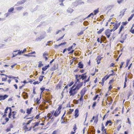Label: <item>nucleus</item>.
<instances>
[{"label":"nucleus","mask_w":134,"mask_h":134,"mask_svg":"<svg viewBox=\"0 0 134 134\" xmlns=\"http://www.w3.org/2000/svg\"><path fill=\"white\" fill-rule=\"evenodd\" d=\"M99 10H98V9L94 10L93 11V13H94V15H96L97 13H98Z\"/></svg>","instance_id":"29"},{"label":"nucleus","mask_w":134,"mask_h":134,"mask_svg":"<svg viewBox=\"0 0 134 134\" xmlns=\"http://www.w3.org/2000/svg\"><path fill=\"white\" fill-rule=\"evenodd\" d=\"M90 77H89L88 79L87 80H85L84 82V83H85V85H84V86H85V85L86 83L87 82H88L90 81Z\"/></svg>","instance_id":"23"},{"label":"nucleus","mask_w":134,"mask_h":134,"mask_svg":"<svg viewBox=\"0 0 134 134\" xmlns=\"http://www.w3.org/2000/svg\"><path fill=\"white\" fill-rule=\"evenodd\" d=\"M88 22L86 21H84L83 23V24L85 26H87L88 25Z\"/></svg>","instance_id":"36"},{"label":"nucleus","mask_w":134,"mask_h":134,"mask_svg":"<svg viewBox=\"0 0 134 134\" xmlns=\"http://www.w3.org/2000/svg\"><path fill=\"white\" fill-rule=\"evenodd\" d=\"M56 69H57L56 68L55 66H54L50 69V70L51 71H54L56 70Z\"/></svg>","instance_id":"44"},{"label":"nucleus","mask_w":134,"mask_h":134,"mask_svg":"<svg viewBox=\"0 0 134 134\" xmlns=\"http://www.w3.org/2000/svg\"><path fill=\"white\" fill-rule=\"evenodd\" d=\"M16 112L15 111H13V119L15 118V115L16 114Z\"/></svg>","instance_id":"35"},{"label":"nucleus","mask_w":134,"mask_h":134,"mask_svg":"<svg viewBox=\"0 0 134 134\" xmlns=\"http://www.w3.org/2000/svg\"><path fill=\"white\" fill-rule=\"evenodd\" d=\"M40 99H39L38 98H37L36 100V101L38 104H39L40 103Z\"/></svg>","instance_id":"43"},{"label":"nucleus","mask_w":134,"mask_h":134,"mask_svg":"<svg viewBox=\"0 0 134 134\" xmlns=\"http://www.w3.org/2000/svg\"><path fill=\"white\" fill-rule=\"evenodd\" d=\"M83 31H81L80 32L78 33L77 34V35L78 36H79L80 35L83 34Z\"/></svg>","instance_id":"37"},{"label":"nucleus","mask_w":134,"mask_h":134,"mask_svg":"<svg viewBox=\"0 0 134 134\" xmlns=\"http://www.w3.org/2000/svg\"><path fill=\"white\" fill-rule=\"evenodd\" d=\"M111 34L108 29H107L105 31V34L108 38H109L110 37Z\"/></svg>","instance_id":"3"},{"label":"nucleus","mask_w":134,"mask_h":134,"mask_svg":"<svg viewBox=\"0 0 134 134\" xmlns=\"http://www.w3.org/2000/svg\"><path fill=\"white\" fill-rule=\"evenodd\" d=\"M62 107L61 105H59L58 108L57 109L58 111H59L62 109Z\"/></svg>","instance_id":"52"},{"label":"nucleus","mask_w":134,"mask_h":134,"mask_svg":"<svg viewBox=\"0 0 134 134\" xmlns=\"http://www.w3.org/2000/svg\"><path fill=\"white\" fill-rule=\"evenodd\" d=\"M39 122H36L35 123V124L33 127V128H34L35 127L39 125Z\"/></svg>","instance_id":"45"},{"label":"nucleus","mask_w":134,"mask_h":134,"mask_svg":"<svg viewBox=\"0 0 134 134\" xmlns=\"http://www.w3.org/2000/svg\"><path fill=\"white\" fill-rule=\"evenodd\" d=\"M58 111H58L57 110H56L54 112L53 115L55 117L57 116L60 114V111H59V113H58Z\"/></svg>","instance_id":"11"},{"label":"nucleus","mask_w":134,"mask_h":134,"mask_svg":"<svg viewBox=\"0 0 134 134\" xmlns=\"http://www.w3.org/2000/svg\"><path fill=\"white\" fill-rule=\"evenodd\" d=\"M110 123H111V124H112V122L111 120H107L105 123V126H107Z\"/></svg>","instance_id":"19"},{"label":"nucleus","mask_w":134,"mask_h":134,"mask_svg":"<svg viewBox=\"0 0 134 134\" xmlns=\"http://www.w3.org/2000/svg\"><path fill=\"white\" fill-rule=\"evenodd\" d=\"M8 109H9V107H7L4 110V113H7V111L8 110Z\"/></svg>","instance_id":"46"},{"label":"nucleus","mask_w":134,"mask_h":134,"mask_svg":"<svg viewBox=\"0 0 134 134\" xmlns=\"http://www.w3.org/2000/svg\"><path fill=\"white\" fill-rule=\"evenodd\" d=\"M93 15H94V14H93V13H90V14H89L86 18H85L84 19H83V20H84L86 19V18H89L92 16V18L93 17Z\"/></svg>","instance_id":"18"},{"label":"nucleus","mask_w":134,"mask_h":134,"mask_svg":"<svg viewBox=\"0 0 134 134\" xmlns=\"http://www.w3.org/2000/svg\"><path fill=\"white\" fill-rule=\"evenodd\" d=\"M104 30V27H102L101 29H100L99 31H97V33L98 34H100Z\"/></svg>","instance_id":"16"},{"label":"nucleus","mask_w":134,"mask_h":134,"mask_svg":"<svg viewBox=\"0 0 134 134\" xmlns=\"http://www.w3.org/2000/svg\"><path fill=\"white\" fill-rule=\"evenodd\" d=\"M83 82H80L79 84H77L76 87L74 88L77 90L78 91L80 88L82 87L83 85Z\"/></svg>","instance_id":"2"},{"label":"nucleus","mask_w":134,"mask_h":134,"mask_svg":"<svg viewBox=\"0 0 134 134\" xmlns=\"http://www.w3.org/2000/svg\"><path fill=\"white\" fill-rule=\"evenodd\" d=\"M64 35H64L62 36L59 38V39L57 40V41H58L59 40H61L63 38Z\"/></svg>","instance_id":"49"},{"label":"nucleus","mask_w":134,"mask_h":134,"mask_svg":"<svg viewBox=\"0 0 134 134\" xmlns=\"http://www.w3.org/2000/svg\"><path fill=\"white\" fill-rule=\"evenodd\" d=\"M22 96L24 99L27 98L28 97L27 93L25 92H23Z\"/></svg>","instance_id":"6"},{"label":"nucleus","mask_w":134,"mask_h":134,"mask_svg":"<svg viewBox=\"0 0 134 134\" xmlns=\"http://www.w3.org/2000/svg\"><path fill=\"white\" fill-rule=\"evenodd\" d=\"M43 64L42 63V62L40 61L39 62V64L38 65V68H41V66H43Z\"/></svg>","instance_id":"20"},{"label":"nucleus","mask_w":134,"mask_h":134,"mask_svg":"<svg viewBox=\"0 0 134 134\" xmlns=\"http://www.w3.org/2000/svg\"><path fill=\"white\" fill-rule=\"evenodd\" d=\"M120 22L119 23H116L114 25V27H113L114 28H115L114 30V31L115 30L118 29V27L120 25Z\"/></svg>","instance_id":"7"},{"label":"nucleus","mask_w":134,"mask_h":134,"mask_svg":"<svg viewBox=\"0 0 134 134\" xmlns=\"http://www.w3.org/2000/svg\"><path fill=\"white\" fill-rule=\"evenodd\" d=\"M49 67V65L48 64L43 67L42 68V70L43 71H45Z\"/></svg>","instance_id":"12"},{"label":"nucleus","mask_w":134,"mask_h":134,"mask_svg":"<svg viewBox=\"0 0 134 134\" xmlns=\"http://www.w3.org/2000/svg\"><path fill=\"white\" fill-rule=\"evenodd\" d=\"M20 111L21 113H23L24 114L25 113V111L23 109H21L20 110Z\"/></svg>","instance_id":"63"},{"label":"nucleus","mask_w":134,"mask_h":134,"mask_svg":"<svg viewBox=\"0 0 134 134\" xmlns=\"http://www.w3.org/2000/svg\"><path fill=\"white\" fill-rule=\"evenodd\" d=\"M40 37H41V38L42 39L46 37V35H41Z\"/></svg>","instance_id":"58"},{"label":"nucleus","mask_w":134,"mask_h":134,"mask_svg":"<svg viewBox=\"0 0 134 134\" xmlns=\"http://www.w3.org/2000/svg\"><path fill=\"white\" fill-rule=\"evenodd\" d=\"M14 10V8L13 7H12L8 9V12H13Z\"/></svg>","instance_id":"31"},{"label":"nucleus","mask_w":134,"mask_h":134,"mask_svg":"<svg viewBox=\"0 0 134 134\" xmlns=\"http://www.w3.org/2000/svg\"><path fill=\"white\" fill-rule=\"evenodd\" d=\"M124 28V26L122 25H121L120 27V28L119 31L118 33L119 34H120L121 32L122 31V29Z\"/></svg>","instance_id":"21"},{"label":"nucleus","mask_w":134,"mask_h":134,"mask_svg":"<svg viewBox=\"0 0 134 134\" xmlns=\"http://www.w3.org/2000/svg\"><path fill=\"white\" fill-rule=\"evenodd\" d=\"M79 110L78 109H75V114L74 116H75V118H77L79 115Z\"/></svg>","instance_id":"5"},{"label":"nucleus","mask_w":134,"mask_h":134,"mask_svg":"<svg viewBox=\"0 0 134 134\" xmlns=\"http://www.w3.org/2000/svg\"><path fill=\"white\" fill-rule=\"evenodd\" d=\"M61 85L59 84L57 86V89H60L61 88Z\"/></svg>","instance_id":"59"},{"label":"nucleus","mask_w":134,"mask_h":134,"mask_svg":"<svg viewBox=\"0 0 134 134\" xmlns=\"http://www.w3.org/2000/svg\"><path fill=\"white\" fill-rule=\"evenodd\" d=\"M52 116H51V113H48L47 115V116L50 119H51Z\"/></svg>","instance_id":"40"},{"label":"nucleus","mask_w":134,"mask_h":134,"mask_svg":"<svg viewBox=\"0 0 134 134\" xmlns=\"http://www.w3.org/2000/svg\"><path fill=\"white\" fill-rule=\"evenodd\" d=\"M74 109H70L69 111L68 112V113L69 114H70L72 113L74 111Z\"/></svg>","instance_id":"34"},{"label":"nucleus","mask_w":134,"mask_h":134,"mask_svg":"<svg viewBox=\"0 0 134 134\" xmlns=\"http://www.w3.org/2000/svg\"><path fill=\"white\" fill-rule=\"evenodd\" d=\"M126 9H124L122 10V12H121L120 13V14L119 15V16L121 18L124 15L125 12L126 10Z\"/></svg>","instance_id":"10"},{"label":"nucleus","mask_w":134,"mask_h":134,"mask_svg":"<svg viewBox=\"0 0 134 134\" xmlns=\"http://www.w3.org/2000/svg\"><path fill=\"white\" fill-rule=\"evenodd\" d=\"M73 10L71 8H68V9L67 10V12L68 13H71L73 11Z\"/></svg>","instance_id":"13"},{"label":"nucleus","mask_w":134,"mask_h":134,"mask_svg":"<svg viewBox=\"0 0 134 134\" xmlns=\"http://www.w3.org/2000/svg\"><path fill=\"white\" fill-rule=\"evenodd\" d=\"M69 93L70 96H74L75 94L77 93V91L75 88L74 89H71L70 88Z\"/></svg>","instance_id":"1"},{"label":"nucleus","mask_w":134,"mask_h":134,"mask_svg":"<svg viewBox=\"0 0 134 134\" xmlns=\"http://www.w3.org/2000/svg\"><path fill=\"white\" fill-rule=\"evenodd\" d=\"M110 77L109 76L106 75L104 77H105V80L108 79Z\"/></svg>","instance_id":"53"},{"label":"nucleus","mask_w":134,"mask_h":134,"mask_svg":"<svg viewBox=\"0 0 134 134\" xmlns=\"http://www.w3.org/2000/svg\"><path fill=\"white\" fill-rule=\"evenodd\" d=\"M25 0H21V1L18 2L17 3V4L18 5L22 4L25 3Z\"/></svg>","instance_id":"15"},{"label":"nucleus","mask_w":134,"mask_h":134,"mask_svg":"<svg viewBox=\"0 0 134 134\" xmlns=\"http://www.w3.org/2000/svg\"><path fill=\"white\" fill-rule=\"evenodd\" d=\"M86 90L85 88L83 89L81 91L80 94L81 95L83 96L86 92Z\"/></svg>","instance_id":"8"},{"label":"nucleus","mask_w":134,"mask_h":134,"mask_svg":"<svg viewBox=\"0 0 134 134\" xmlns=\"http://www.w3.org/2000/svg\"><path fill=\"white\" fill-rule=\"evenodd\" d=\"M87 75H85L84 74H82L81 77H80V79H81L82 80H84L86 79L87 78Z\"/></svg>","instance_id":"14"},{"label":"nucleus","mask_w":134,"mask_h":134,"mask_svg":"<svg viewBox=\"0 0 134 134\" xmlns=\"http://www.w3.org/2000/svg\"><path fill=\"white\" fill-rule=\"evenodd\" d=\"M23 8V7H18L16 8V9L17 10L19 11V10H21Z\"/></svg>","instance_id":"32"},{"label":"nucleus","mask_w":134,"mask_h":134,"mask_svg":"<svg viewBox=\"0 0 134 134\" xmlns=\"http://www.w3.org/2000/svg\"><path fill=\"white\" fill-rule=\"evenodd\" d=\"M74 83V82L73 81H72L71 82H70V83L68 84V85L69 86H71Z\"/></svg>","instance_id":"41"},{"label":"nucleus","mask_w":134,"mask_h":134,"mask_svg":"<svg viewBox=\"0 0 134 134\" xmlns=\"http://www.w3.org/2000/svg\"><path fill=\"white\" fill-rule=\"evenodd\" d=\"M130 61V59H127L126 60V67H127L129 65V63Z\"/></svg>","instance_id":"33"},{"label":"nucleus","mask_w":134,"mask_h":134,"mask_svg":"<svg viewBox=\"0 0 134 134\" xmlns=\"http://www.w3.org/2000/svg\"><path fill=\"white\" fill-rule=\"evenodd\" d=\"M96 103H97L96 102H93L92 105V107L93 108L94 107L96 106Z\"/></svg>","instance_id":"57"},{"label":"nucleus","mask_w":134,"mask_h":134,"mask_svg":"<svg viewBox=\"0 0 134 134\" xmlns=\"http://www.w3.org/2000/svg\"><path fill=\"white\" fill-rule=\"evenodd\" d=\"M40 83V82H39L38 81H36L34 82L33 83V84L34 85H35L37 84H39V83Z\"/></svg>","instance_id":"54"},{"label":"nucleus","mask_w":134,"mask_h":134,"mask_svg":"<svg viewBox=\"0 0 134 134\" xmlns=\"http://www.w3.org/2000/svg\"><path fill=\"white\" fill-rule=\"evenodd\" d=\"M128 23V22H126H126H123L122 23V25L123 26H124V25H126Z\"/></svg>","instance_id":"62"},{"label":"nucleus","mask_w":134,"mask_h":134,"mask_svg":"<svg viewBox=\"0 0 134 134\" xmlns=\"http://www.w3.org/2000/svg\"><path fill=\"white\" fill-rule=\"evenodd\" d=\"M123 34H122L121 36V38L123 40H125L126 38V37H123Z\"/></svg>","instance_id":"28"},{"label":"nucleus","mask_w":134,"mask_h":134,"mask_svg":"<svg viewBox=\"0 0 134 134\" xmlns=\"http://www.w3.org/2000/svg\"><path fill=\"white\" fill-rule=\"evenodd\" d=\"M124 62H121V64L120 65V69H121L122 68V65H123L124 64Z\"/></svg>","instance_id":"55"},{"label":"nucleus","mask_w":134,"mask_h":134,"mask_svg":"<svg viewBox=\"0 0 134 134\" xmlns=\"http://www.w3.org/2000/svg\"><path fill=\"white\" fill-rule=\"evenodd\" d=\"M134 16V14H132L130 16L128 19V20L129 21H130L132 19Z\"/></svg>","instance_id":"22"},{"label":"nucleus","mask_w":134,"mask_h":134,"mask_svg":"<svg viewBox=\"0 0 134 134\" xmlns=\"http://www.w3.org/2000/svg\"><path fill=\"white\" fill-rule=\"evenodd\" d=\"M130 31L133 34H134V28L132 30H130Z\"/></svg>","instance_id":"64"},{"label":"nucleus","mask_w":134,"mask_h":134,"mask_svg":"<svg viewBox=\"0 0 134 134\" xmlns=\"http://www.w3.org/2000/svg\"><path fill=\"white\" fill-rule=\"evenodd\" d=\"M128 77L130 79H131L132 78V75L131 74H129L128 76Z\"/></svg>","instance_id":"60"},{"label":"nucleus","mask_w":134,"mask_h":134,"mask_svg":"<svg viewBox=\"0 0 134 134\" xmlns=\"http://www.w3.org/2000/svg\"><path fill=\"white\" fill-rule=\"evenodd\" d=\"M31 111L29 109L27 108L26 110V113H27L28 115H29L31 113Z\"/></svg>","instance_id":"26"},{"label":"nucleus","mask_w":134,"mask_h":134,"mask_svg":"<svg viewBox=\"0 0 134 134\" xmlns=\"http://www.w3.org/2000/svg\"><path fill=\"white\" fill-rule=\"evenodd\" d=\"M78 68H80L82 69L83 67V64L82 63V62H80L78 64Z\"/></svg>","instance_id":"9"},{"label":"nucleus","mask_w":134,"mask_h":134,"mask_svg":"<svg viewBox=\"0 0 134 134\" xmlns=\"http://www.w3.org/2000/svg\"><path fill=\"white\" fill-rule=\"evenodd\" d=\"M101 38L104 40H105L106 39L105 37L103 35H102L101 37Z\"/></svg>","instance_id":"61"},{"label":"nucleus","mask_w":134,"mask_h":134,"mask_svg":"<svg viewBox=\"0 0 134 134\" xmlns=\"http://www.w3.org/2000/svg\"><path fill=\"white\" fill-rule=\"evenodd\" d=\"M10 12H8L5 13V15H6V17H8L10 15Z\"/></svg>","instance_id":"56"},{"label":"nucleus","mask_w":134,"mask_h":134,"mask_svg":"<svg viewBox=\"0 0 134 134\" xmlns=\"http://www.w3.org/2000/svg\"><path fill=\"white\" fill-rule=\"evenodd\" d=\"M98 96H99V95H98V94L96 95L93 98V100H96L97 99V98L98 97Z\"/></svg>","instance_id":"42"},{"label":"nucleus","mask_w":134,"mask_h":134,"mask_svg":"<svg viewBox=\"0 0 134 134\" xmlns=\"http://www.w3.org/2000/svg\"><path fill=\"white\" fill-rule=\"evenodd\" d=\"M107 100L109 102H112L113 100L112 99L111 97L110 96L108 97L107 98Z\"/></svg>","instance_id":"17"},{"label":"nucleus","mask_w":134,"mask_h":134,"mask_svg":"<svg viewBox=\"0 0 134 134\" xmlns=\"http://www.w3.org/2000/svg\"><path fill=\"white\" fill-rule=\"evenodd\" d=\"M66 44V42H64L63 43H62L60 44H59V46H61L62 45H65Z\"/></svg>","instance_id":"48"},{"label":"nucleus","mask_w":134,"mask_h":134,"mask_svg":"<svg viewBox=\"0 0 134 134\" xmlns=\"http://www.w3.org/2000/svg\"><path fill=\"white\" fill-rule=\"evenodd\" d=\"M124 1V0H118L117 2L119 4H120L121 3H122V2Z\"/></svg>","instance_id":"50"},{"label":"nucleus","mask_w":134,"mask_h":134,"mask_svg":"<svg viewBox=\"0 0 134 134\" xmlns=\"http://www.w3.org/2000/svg\"><path fill=\"white\" fill-rule=\"evenodd\" d=\"M8 96L7 94L4 95H0V100H3L8 97Z\"/></svg>","instance_id":"4"},{"label":"nucleus","mask_w":134,"mask_h":134,"mask_svg":"<svg viewBox=\"0 0 134 134\" xmlns=\"http://www.w3.org/2000/svg\"><path fill=\"white\" fill-rule=\"evenodd\" d=\"M73 46H71L68 48L67 49L68 51H70L71 50Z\"/></svg>","instance_id":"39"},{"label":"nucleus","mask_w":134,"mask_h":134,"mask_svg":"<svg viewBox=\"0 0 134 134\" xmlns=\"http://www.w3.org/2000/svg\"><path fill=\"white\" fill-rule=\"evenodd\" d=\"M40 89L41 91V92L40 93H41V94H42V93L45 90V88L44 87H42L40 88Z\"/></svg>","instance_id":"38"},{"label":"nucleus","mask_w":134,"mask_h":134,"mask_svg":"<svg viewBox=\"0 0 134 134\" xmlns=\"http://www.w3.org/2000/svg\"><path fill=\"white\" fill-rule=\"evenodd\" d=\"M23 53V51L22 50H18V52L17 53V54L19 55H21Z\"/></svg>","instance_id":"24"},{"label":"nucleus","mask_w":134,"mask_h":134,"mask_svg":"<svg viewBox=\"0 0 134 134\" xmlns=\"http://www.w3.org/2000/svg\"><path fill=\"white\" fill-rule=\"evenodd\" d=\"M42 39L40 37H38L37 38H36L35 41H41L42 40Z\"/></svg>","instance_id":"25"},{"label":"nucleus","mask_w":134,"mask_h":134,"mask_svg":"<svg viewBox=\"0 0 134 134\" xmlns=\"http://www.w3.org/2000/svg\"><path fill=\"white\" fill-rule=\"evenodd\" d=\"M76 85L74 83V84L73 85V86L71 87L70 88L71 89H74V88L76 87Z\"/></svg>","instance_id":"51"},{"label":"nucleus","mask_w":134,"mask_h":134,"mask_svg":"<svg viewBox=\"0 0 134 134\" xmlns=\"http://www.w3.org/2000/svg\"><path fill=\"white\" fill-rule=\"evenodd\" d=\"M33 119L32 120H29L28 121V122H27L26 123H24V124H23V125H24L25 124H26V125H27L31 122L32 121Z\"/></svg>","instance_id":"30"},{"label":"nucleus","mask_w":134,"mask_h":134,"mask_svg":"<svg viewBox=\"0 0 134 134\" xmlns=\"http://www.w3.org/2000/svg\"><path fill=\"white\" fill-rule=\"evenodd\" d=\"M44 77V76L41 75L40 76V77L39 79V81L40 82L42 81V80H43V78Z\"/></svg>","instance_id":"27"},{"label":"nucleus","mask_w":134,"mask_h":134,"mask_svg":"<svg viewBox=\"0 0 134 134\" xmlns=\"http://www.w3.org/2000/svg\"><path fill=\"white\" fill-rule=\"evenodd\" d=\"M83 96L81 95V97L79 99H78V100H79L80 101H82L83 100Z\"/></svg>","instance_id":"47"}]
</instances>
